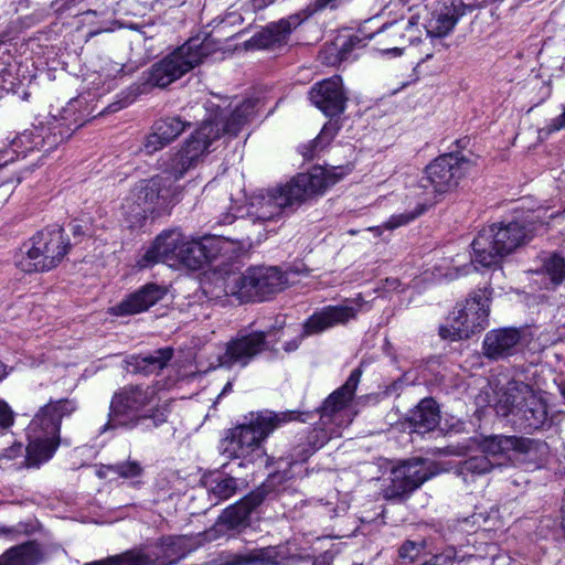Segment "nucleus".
Segmentation results:
<instances>
[{"instance_id": "nucleus-26", "label": "nucleus", "mask_w": 565, "mask_h": 565, "mask_svg": "<svg viewBox=\"0 0 565 565\" xmlns=\"http://www.w3.org/2000/svg\"><path fill=\"white\" fill-rule=\"evenodd\" d=\"M166 544L163 537L153 544L138 551H129L104 561H96L85 565H169L164 562Z\"/></svg>"}, {"instance_id": "nucleus-30", "label": "nucleus", "mask_w": 565, "mask_h": 565, "mask_svg": "<svg viewBox=\"0 0 565 565\" xmlns=\"http://www.w3.org/2000/svg\"><path fill=\"white\" fill-rule=\"evenodd\" d=\"M100 4L94 10H88L84 14H99L107 20L116 14L124 15H143L150 0H97Z\"/></svg>"}, {"instance_id": "nucleus-33", "label": "nucleus", "mask_w": 565, "mask_h": 565, "mask_svg": "<svg viewBox=\"0 0 565 565\" xmlns=\"http://www.w3.org/2000/svg\"><path fill=\"white\" fill-rule=\"evenodd\" d=\"M202 534L203 533H200L195 537L188 535L164 536V562H169V565H172L179 559L185 557L188 553L196 548L203 541H205L204 535Z\"/></svg>"}, {"instance_id": "nucleus-64", "label": "nucleus", "mask_w": 565, "mask_h": 565, "mask_svg": "<svg viewBox=\"0 0 565 565\" xmlns=\"http://www.w3.org/2000/svg\"><path fill=\"white\" fill-rule=\"evenodd\" d=\"M224 393H225V391H222V393H221V394H218V396H217V398H216V402H218V401H220V398L224 395Z\"/></svg>"}, {"instance_id": "nucleus-21", "label": "nucleus", "mask_w": 565, "mask_h": 565, "mask_svg": "<svg viewBox=\"0 0 565 565\" xmlns=\"http://www.w3.org/2000/svg\"><path fill=\"white\" fill-rule=\"evenodd\" d=\"M266 334L264 332H253L239 335L226 345L225 352L218 358L220 365L231 367L235 364L247 365L253 358L265 349Z\"/></svg>"}, {"instance_id": "nucleus-39", "label": "nucleus", "mask_w": 565, "mask_h": 565, "mask_svg": "<svg viewBox=\"0 0 565 565\" xmlns=\"http://www.w3.org/2000/svg\"><path fill=\"white\" fill-rule=\"evenodd\" d=\"M535 273L548 277L554 286L561 285L565 280V258L556 253L544 254Z\"/></svg>"}, {"instance_id": "nucleus-12", "label": "nucleus", "mask_w": 565, "mask_h": 565, "mask_svg": "<svg viewBox=\"0 0 565 565\" xmlns=\"http://www.w3.org/2000/svg\"><path fill=\"white\" fill-rule=\"evenodd\" d=\"M440 472L437 463L429 459L413 458L393 467L390 478L382 484L385 500L402 502L422 487L424 482Z\"/></svg>"}, {"instance_id": "nucleus-28", "label": "nucleus", "mask_w": 565, "mask_h": 565, "mask_svg": "<svg viewBox=\"0 0 565 565\" xmlns=\"http://www.w3.org/2000/svg\"><path fill=\"white\" fill-rule=\"evenodd\" d=\"M255 114V102L253 100H245L239 106H237L231 116L225 121H218V120H206L204 121L192 135H196L199 130L202 129L205 125H211L214 128L217 129L218 136L215 138H211L209 141V145L206 146V149L204 150V153L209 150V148L212 146V143L220 139L222 134L230 135L232 137L236 136L243 126L248 122V120L254 116Z\"/></svg>"}, {"instance_id": "nucleus-11", "label": "nucleus", "mask_w": 565, "mask_h": 565, "mask_svg": "<svg viewBox=\"0 0 565 565\" xmlns=\"http://www.w3.org/2000/svg\"><path fill=\"white\" fill-rule=\"evenodd\" d=\"M355 391H333L320 408V422L309 436L312 450L323 447L331 438L340 437L358 414Z\"/></svg>"}, {"instance_id": "nucleus-46", "label": "nucleus", "mask_w": 565, "mask_h": 565, "mask_svg": "<svg viewBox=\"0 0 565 565\" xmlns=\"http://www.w3.org/2000/svg\"><path fill=\"white\" fill-rule=\"evenodd\" d=\"M420 551L422 546L419 544L413 541H407L399 548V557L412 562L420 554Z\"/></svg>"}, {"instance_id": "nucleus-43", "label": "nucleus", "mask_w": 565, "mask_h": 565, "mask_svg": "<svg viewBox=\"0 0 565 565\" xmlns=\"http://www.w3.org/2000/svg\"><path fill=\"white\" fill-rule=\"evenodd\" d=\"M335 131L337 129L333 124L324 125L316 139L299 147L300 153L306 160H312L318 152L323 150L330 143Z\"/></svg>"}, {"instance_id": "nucleus-32", "label": "nucleus", "mask_w": 565, "mask_h": 565, "mask_svg": "<svg viewBox=\"0 0 565 565\" xmlns=\"http://www.w3.org/2000/svg\"><path fill=\"white\" fill-rule=\"evenodd\" d=\"M173 349L166 347L146 355L132 356L128 363L132 371L145 375L156 374L163 370L173 358Z\"/></svg>"}, {"instance_id": "nucleus-24", "label": "nucleus", "mask_w": 565, "mask_h": 565, "mask_svg": "<svg viewBox=\"0 0 565 565\" xmlns=\"http://www.w3.org/2000/svg\"><path fill=\"white\" fill-rule=\"evenodd\" d=\"M183 237L184 235L178 230L162 232L139 262L140 267H148L159 262L170 267H175L178 252L183 243Z\"/></svg>"}, {"instance_id": "nucleus-2", "label": "nucleus", "mask_w": 565, "mask_h": 565, "mask_svg": "<svg viewBox=\"0 0 565 565\" xmlns=\"http://www.w3.org/2000/svg\"><path fill=\"white\" fill-rule=\"evenodd\" d=\"M300 418L296 412L275 413L263 411L252 414L249 423L231 429L222 443L223 454L228 458H243L248 462L263 461L265 451L262 441L276 428Z\"/></svg>"}, {"instance_id": "nucleus-57", "label": "nucleus", "mask_w": 565, "mask_h": 565, "mask_svg": "<svg viewBox=\"0 0 565 565\" xmlns=\"http://www.w3.org/2000/svg\"><path fill=\"white\" fill-rule=\"evenodd\" d=\"M7 375V366L0 361V381H2Z\"/></svg>"}, {"instance_id": "nucleus-3", "label": "nucleus", "mask_w": 565, "mask_h": 565, "mask_svg": "<svg viewBox=\"0 0 565 565\" xmlns=\"http://www.w3.org/2000/svg\"><path fill=\"white\" fill-rule=\"evenodd\" d=\"M542 225L534 217L527 216L524 221L492 224L482 228L471 243L475 262L483 267L499 265L503 257L532 239Z\"/></svg>"}, {"instance_id": "nucleus-49", "label": "nucleus", "mask_w": 565, "mask_h": 565, "mask_svg": "<svg viewBox=\"0 0 565 565\" xmlns=\"http://www.w3.org/2000/svg\"><path fill=\"white\" fill-rule=\"evenodd\" d=\"M541 375L535 376L533 382L530 383L533 388H542L543 386L548 385V380H552L555 382V377L553 376V373L550 369L545 366H540Z\"/></svg>"}, {"instance_id": "nucleus-61", "label": "nucleus", "mask_w": 565, "mask_h": 565, "mask_svg": "<svg viewBox=\"0 0 565 565\" xmlns=\"http://www.w3.org/2000/svg\"><path fill=\"white\" fill-rule=\"evenodd\" d=\"M259 1H260V0H255L256 6H258V7L266 6V3H265V2H263V3H258ZM271 1H273V0H269V2H271Z\"/></svg>"}, {"instance_id": "nucleus-18", "label": "nucleus", "mask_w": 565, "mask_h": 565, "mask_svg": "<svg viewBox=\"0 0 565 565\" xmlns=\"http://www.w3.org/2000/svg\"><path fill=\"white\" fill-rule=\"evenodd\" d=\"M290 194L289 188L285 184L271 192L253 196L248 206V216L254 222H269L278 218L284 209L298 206Z\"/></svg>"}, {"instance_id": "nucleus-47", "label": "nucleus", "mask_w": 565, "mask_h": 565, "mask_svg": "<svg viewBox=\"0 0 565 565\" xmlns=\"http://www.w3.org/2000/svg\"><path fill=\"white\" fill-rule=\"evenodd\" d=\"M13 425V411L7 402L0 399V428L8 429Z\"/></svg>"}, {"instance_id": "nucleus-54", "label": "nucleus", "mask_w": 565, "mask_h": 565, "mask_svg": "<svg viewBox=\"0 0 565 565\" xmlns=\"http://www.w3.org/2000/svg\"><path fill=\"white\" fill-rule=\"evenodd\" d=\"M312 1L315 4L313 11L321 10L328 6H330L331 8L337 6L335 4L337 0H312Z\"/></svg>"}, {"instance_id": "nucleus-15", "label": "nucleus", "mask_w": 565, "mask_h": 565, "mask_svg": "<svg viewBox=\"0 0 565 565\" xmlns=\"http://www.w3.org/2000/svg\"><path fill=\"white\" fill-rule=\"evenodd\" d=\"M360 308V303L354 301H345L344 303L338 306H327L320 311L315 312L303 323L302 333L291 341L285 343V351L292 352L297 350L301 343V340L306 337L319 334L330 328L345 324L350 320L355 319Z\"/></svg>"}, {"instance_id": "nucleus-35", "label": "nucleus", "mask_w": 565, "mask_h": 565, "mask_svg": "<svg viewBox=\"0 0 565 565\" xmlns=\"http://www.w3.org/2000/svg\"><path fill=\"white\" fill-rule=\"evenodd\" d=\"M518 456H515V466L520 463H534L540 466L548 455V446L544 441L518 437Z\"/></svg>"}, {"instance_id": "nucleus-40", "label": "nucleus", "mask_w": 565, "mask_h": 565, "mask_svg": "<svg viewBox=\"0 0 565 565\" xmlns=\"http://www.w3.org/2000/svg\"><path fill=\"white\" fill-rule=\"evenodd\" d=\"M207 491L216 502L224 501L233 497L237 491V480L233 477L217 475L206 482Z\"/></svg>"}, {"instance_id": "nucleus-20", "label": "nucleus", "mask_w": 565, "mask_h": 565, "mask_svg": "<svg viewBox=\"0 0 565 565\" xmlns=\"http://www.w3.org/2000/svg\"><path fill=\"white\" fill-rule=\"evenodd\" d=\"M523 349V334L516 328H499L489 331L482 342V353L490 360H503Z\"/></svg>"}, {"instance_id": "nucleus-52", "label": "nucleus", "mask_w": 565, "mask_h": 565, "mask_svg": "<svg viewBox=\"0 0 565 565\" xmlns=\"http://www.w3.org/2000/svg\"><path fill=\"white\" fill-rule=\"evenodd\" d=\"M395 384L398 385H422V382H416L414 377V372H406Z\"/></svg>"}, {"instance_id": "nucleus-31", "label": "nucleus", "mask_w": 565, "mask_h": 565, "mask_svg": "<svg viewBox=\"0 0 565 565\" xmlns=\"http://www.w3.org/2000/svg\"><path fill=\"white\" fill-rule=\"evenodd\" d=\"M409 420L414 431L418 434H425L435 429L440 420L438 404L433 398H423L413 409Z\"/></svg>"}, {"instance_id": "nucleus-60", "label": "nucleus", "mask_w": 565, "mask_h": 565, "mask_svg": "<svg viewBox=\"0 0 565 565\" xmlns=\"http://www.w3.org/2000/svg\"><path fill=\"white\" fill-rule=\"evenodd\" d=\"M562 463L564 465V472H565V443H564V451H563V461Z\"/></svg>"}, {"instance_id": "nucleus-37", "label": "nucleus", "mask_w": 565, "mask_h": 565, "mask_svg": "<svg viewBox=\"0 0 565 565\" xmlns=\"http://www.w3.org/2000/svg\"><path fill=\"white\" fill-rule=\"evenodd\" d=\"M146 61H129L127 63H118L108 57L100 58V66L98 70L99 76L104 82L114 81L116 78L130 75L138 71Z\"/></svg>"}, {"instance_id": "nucleus-42", "label": "nucleus", "mask_w": 565, "mask_h": 565, "mask_svg": "<svg viewBox=\"0 0 565 565\" xmlns=\"http://www.w3.org/2000/svg\"><path fill=\"white\" fill-rule=\"evenodd\" d=\"M541 371L539 365H527L522 370L514 371L513 375L507 382L498 381L495 388H533L530 385L535 376H540Z\"/></svg>"}, {"instance_id": "nucleus-41", "label": "nucleus", "mask_w": 565, "mask_h": 565, "mask_svg": "<svg viewBox=\"0 0 565 565\" xmlns=\"http://www.w3.org/2000/svg\"><path fill=\"white\" fill-rule=\"evenodd\" d=\"M143 468L139 461L128 460L116 465L103 466L98 470L100 478H110L116 475L124 479H136L142 476Z\"/></svg>"}, {"instance_id": "nucleus-19", "label": "nucleus", "mask_w": 565, "mask_h": 565, "mask_svg": "<svg viewBox=\"0 0 565 565\" xmlns=\"http://www.w3.org/2000/svg\"><path fill=\"white\" fill-rule=\"evenodd\" d=\"M228 241L223 238H204L202 241L191 239L185 236L178 252L175 267L184 266L196 270L204 264L216 257L217 252L225 249Z\"/></svg>"}, {"instance_id": "nucleus-4", "label": "nucleus", "mask_w": 565, "mask_h": 565, "mask_svg": "<svg viewBox=\"0 0 565 565\" xmlns=\"http://www.w3.org/2000/svg\"><path fill=\"white\" fill-rule=\"evenodd\" d=\"M76 409V401L70 398L50 402L40 409L28 427L30 466H39L53 457L60 445L61 422Z\"/></svg>"}, {"instance_id": "nucleus-6", "label": "nucleus", "mask_w": 565, "mask_h": 565, "mask_svg": "<svg viewBox=\"0 0 565 565\" xmlns=\"http://www.w3.org/2000/svg\"><path fill=\"white\" fill-rule=\"evenodd\" d=\"M71 243L58 225L36 232L15 256V265L24 273L49 271L67 255Z\"/></svg>"}, {"instance_id": "nucleus-9", "label": "nucleus", "mask_w": 565, "mask_h": 565, "mask_svg": "<svg viewBox=\"0 0 565 565\" xmlns=\"http://www.w3.org/2000/svg\"><path fill=\"white\" fill-rule=\"evenodd\" d=\"M288 280L278 267L256 266L244 273L228 274L224 279V291L241 302L265 301L281 291Z\"/></svg>"}, {"instance_id": "nucleus-38", "label": "nucleus", "mask_w": 565, "mask_h": 565, "mask_svg": "<svg viewBox=\"0 0 565 565\" xmlns=\"http://www.w3.org/2000/svg\"><path fill=\"white\" fill-rule=\"evenodd\" d=\"M277 547L267 546L248 551L245 554L235 556L234 561L227 565H273L279 562Z\"/></svg>"}, {"instance_id": "nucleus-29", "label": "nucleus", "mask_w": 565, "mask_h": 565, "mask_svg": "<svg viewBox=\"0 0 565 565\" xmlns=\"http://www.w3.org/2000/svg\"><path fill=\"white\" fill-rule=\"evenodd\" d=\"M302 20L298 14L281 19L278 22L270 23L263 29L255 38V43L263 49L274 47L286 43L289 34L296 29Z\"/></svg>"}, {"instance_id": "nucleus-36", "label": "nucleus", "mask_w": 565, "mask_h": 565, "mask_svg": "<svg viewBox=\"0 0 565 565\" xmlns=\"http://www.w3.org/2000/svg\"><path fill=\"white\" fill-rule=\"evenodd\" d=\"M40 552L35 544L13 547L0 557V565H38Z\"/></svg>"}, {"instance_id": "nucleus-22", "label": "nucleus", "mask_w": 565, "mask_h": 565, "mask_svg": "<svg viewBox=\"0 0 565 565\" xmlns=\"http://www.w3.org/2000/svg\"><path fill=\"white\" fill-rule=\"evenodd\" d=\"M311 103L324 115L334 117L344 111L347 97L340 76H332L317 83L310 90Z\"/></svg>"}, {"instance_id": "nucleus-23", "label": "nucleus", "mask_w": 565, "mask_h": 565, "mask_svg": "<svg viewBox=\"0 0 565 565\" xmlns=\"http://www.w3.org/2000/svg\"><path fill=\"white\" fill-rule=\"evenodd\" d=\"M465 14L462 0H443L441 4L430 12L424 28L429 38H445Z\"/></svg>"}, {"instance_id": "nucleus-51", "label": "nucleus", "mask_w": 565, "mask_h": 565, "mask_svg": "<svg viewBox=\"0 0 565 565\" xmlns=\"http://www.w3.org/2000/svg\"><path fill=\"white\" fill-rule=\"evenodd\" d=\"M22 452V445L21 444H14L13 446L6 448L0 454L1 457L7 459H13L18 457Z\"/></svg>"}, {"instance_id": "nucleus-25", "label": "nucleus", "mask_w": 565, "mask_h": 565, "mask_svg": "<svg viewBox=\"0 0 565 565\" xmlns=\"http://www.w3.org/2000/svg\"><path fill=\"white\" fill-rule=\"evenodd\" d=\"M190 122L181 117H166L156 120L151 132L146 137L142 143V150L147 154H152L172 141H174L188 127Z\"/></svg>"}, {"instance_id": "nucleus-17", "label": "nucleus", "mask_w": 565, "mask_h": 565, "mask_svg": "<svg viewBox=\"0 0 565 565\" xmlns=\"http://www.w3.org/2000/svg\"><path fill=\"white\" fill-rule=\"evenodd\" d=\"M259 503L260 498L252 494L226 508L214 526L202 534L204 540L213 541L225 535L227 531H241L246 527L249 524L252 511Z\"/></svg>"}, {"instance_id": "nucleus-50", "label": "nucleus", "mask_w": 565, "mask_h": 565, "mask_svg": "<svg viewBox=\"0 0 565 565\" xmlns=\"http://www.w3.org/2000/svg\"><path fill=\"white\" fill-rule=\"evenodd\" d=\"M361 375H362L361 369H359V367L354 369L351 372L347 382L344 384H342L339 388H345V390L356 388L360 383Z\"/></svg>"}, {"instance_id": "nucleus-53", "label": "nucleus", "mask_w": 565, "mask_h": 565, "mask_svg": "<svg viewBox=\"0 0 565 565\" xmlns=\"http://www.w3.org/2000/svg\"><path fill=\"white\" fill-rule=\"evenodd\" d=\"M12 194V185L3 183L0 185V206L3 205Z\"/></svg>"}, {"instance_id": "nucleus-8", "label": "nucleus", "mask_w": 565, "mask_h": 565, "mask_svg": "<svg viewBox=\"0 0 565 565\" xmlns=\"http://www.w3.org/2000/svg\"><path fill=\"white\" fill-rule=\"evenodd\" d=\"M418 18L411 17L407 21L403 19L384 24L381 29L370 34L360 31L359 34L351 35L338 50L337 60L339 62L348 61L351 53L365 45L364 40L373 41L374 49L383 54L399 56L407 44H414L418 40Z\"/></svg>"}, {"instance_id": "nucleus-34", "label": "nucleus", "mask_w": 565, "mask_h": 565, "mask_svg": "<svg viewBox=\"0 0 565 565\" xmlns=\"http://www.w3.org/2000/svg\"><path fill=\"white\" fill-rule=\"evenodd\" d=\"M531 395L526 397L525 408L522 411L524 427L527 429L542 428L548 420V407L542 396H537L535 391H529Z\"/></svg>"}, {"instance_id": "nucleus-13", "label": "nucleus", "mask_w": 565, "mask_h": 565, "mask_svg": "<svg viewBox=\"0 0 565 565\" xmlns=\"http://www.w3.org/2000/svg\"><path fill=\"white\" fill-rule=\"evenodd\" d=\"M490 291L487 288L473 291L463 307L452 312L451 324L441 327L444 339L461 340L483 330L488 326Z\"/></svg>"}, {"instance_id": "nucleus-44", "label": "nucleus", "mask_w": 565, "mask_h": 565, "mask_svg": "<svg viewBox=\"0 0 565 565\" xmlns=\"http://www.w3.org/2000/svg\"><path fill=\"white\" fill-rule=\"evenodd\" d=\"M435 200L431 198L425 199V201L417 205L416 210L412 212H405L396 215H392L390 220L384 224V227L387 230H394L402 225H406L419 215H422L428 206L433 205Z\"/></svg>"}, {"instance_id": "nucleus-7", "label": "nucleus", "mask_w": 565, "mask_h": 565, "mask_svg": "<svg viewBox=\"0 0 565 565\" xmlns=\"http://www.w3.org/2000/svg\"><path fill=\"white\" fill-rule=\"evenodd\" d=\"M217 50L218 43L210 35L191 38L172 53L154 63L149 71L147 82L157 87H167Z\"/></svg>"}, {"instance_id": "nucleus-14", "label": "nucleus", "mask_w": 565, "mask_h": 565, "mask_svg": "<svg viewBox=\"0 0 565 565\" xmlns=\"http://www.w3.org/2000/svg\"><path fill=\"white\" fill-rule=\"evenodd\" d=\"M472 162L459 153H445L436 158L425 169L422 188L431 186L436 194L455 190L460 181L469 173Z\"/></svg>"}, {"instance_id": "nucleus-5", "label": "nucleus", "mask_w": 565, "mask_h": 565, "mask_svg": "<svg viewBox=\"0 0 565 565\" xmlns=\"http://www.w3.org/2000/svg\"><path fill=\"white\" fill-rule=\"evenodd\" d=\"M167 414V405H160L154 391H120L111 399L109 423L151 429L164 423Z\"/></svg>"}, {"instance_id": "nucleus-45", "label": "nucleus", "mask_w": 565, "mask_h": 565, "mask_svg": "<svg viewBox=\"0 0 565 565\" xmlns=\"http://www.w3.org/2000/svg\"><path fill=\"white\" fill-rule=\"evenodd\" d=\"M480 553L478 557L489 556L492 559V565H518V562L512 558V556L508 553H495L498 551V546L495 544H486L484 553H482V547L479 546L477 548Z\"/></svg>"}, {"instance_id": "nucleus-27", "label": "nucleus", "mask_w": 565, "mask_h": 565, "mask_svg": "<svg viewBox=\"0 0 565 565\" xmlns=\"http://www.w3.org/2000/svg\"><path fill=\"white\" fill-rule=\"evenodd\" d=\"M164 295V288L156 284H147L113 307L111 312L116 316L137 315L147 311L161 300Z\"/></svg>"}, {"instance_id": "nucleus-16", "label": "nucleus", "mask_w": 565, "mask_h": 565, "mask_svg": "<svg viewBox=\"0 0 565 565\" xmlns=\"http://www.w3.org/2000/svg\"><path fill=\"white\" fill-rule=\"evenodd\" d=\"M342 178V173H337V168L326 169L315 167L308 173H299L287 186L291 198L300 205L309 196L321 193L329 186L335 184Z\"/></svg>"}, {"instance_id": "nucleus-1", "label": "nucleus", "mask_w": 565, "mask_h": 565, "mask_svg": "<svg viewBox=\"0 0 565 565\" xmlns=\"http://www.w3.org/2000/svg\"><path fill=\"white\" fill-rule=\"evenodd\" d=\"M217 136V129L211 125H205L196 135H191L182 148L166 162L162 175L142 180L132 188L124 205L127 212L137 218L168 213L181 195V189L174 181L196 164L211 138Z\"/></svg>"}, {"instance_id": "nucleus-56", "label": "nucleus", "mask_w": 565, "mask_h": 565, "mask_svg": "<svg viewBox=\"0 0 565 565\" xmlns=\"http://www.w3.org/2000/svg\"><path fill=\"white\" fill-rule=\"evenodd\" d=\"M553 128L556 130L565 128V110L562 115L553 120Z\"/></svg>"}, {"instance_id": "nucleus-55", "label": "nucleus", "mask_w": 565, "mask_h": 565, "mask_svg": "<svg viewBox=\"0 0 565 565\" xmlns=\"http://www.w3.org/2000/svg\"><path fill=\"white\" fill-rule=\"evenodd\" d=\"M71 231L75 237L85 235L87 232L86 226L82 225L81 223H73Z\"/></svg>"}, {"instance_id": "nucleus-59", "label": "nucleus", "mask_w": 565, "mask_h": 565, "mask_svg": "<svg viewBox=\"0 0 565 565\" xmlns=\"http://www.w3.org/2000/svg\"><path fill=\"white\" fill-rule=\"evenodd\" d=\"M497 413H501L502 415L505 416V415H508L510 413H514V408H510L508 411H503L502 406L498 405Z\"/></svg>"}, {"instance_id": "nucleus-10", "label": "nucleus", "mask_w": 565, "mask_h": 565, "mask_svg": "<svg viewBox=\"0 0 565 565\" xmlns=\"http://www.w3.org/2000/svg\"><path fill=\"white\" fill-rule=\"evenodd\" d=\"M518 437L491 435L478 440V448L483 454L471 456L460 462L457 475L465 483L473 482L477 477L501 467L515 466L518 456Z\"/></svg>"}, {"instance_id": "nucleus-63", "label": "nucleus", "mask_w": 565, "mask_h": 565, "mask_svg": "<svg viewBox=\"0 0 565 565\" xmlns=\"http://www.w3.org/2000/svg\"><path fill=\"white\" fill-rule=\"evenodd\" d=\"M559 392H561V397H562V398L564 399V402H565V390L559 391Z\"/></svg>"}, {"instance_id": "nucleus-62", "label": "nucleus", "mask_w": 565, "mask_h": 565, "mask_svg": "<svg viewBox=\"0 0 565 565\" xmlns=\"http://www.w3.org/2000/svg\"><path fill=\"white\" fill-rule=\"evenodd\" d=\"M232 387V383L231 382H227L225 385H224V390H227V388H231Z\"/></svg>"}, {"instance_id": "nucleus-48", "label": "nucleus", "mask_w": 565, "mask_h": 565, "mask_svg": "<svg viewBox=\"0 0 565 565\" xmlns=\"http://www.w3.org/2000/svg\"><path fill=\"white\" fill-rule=\"evenodd\" d=\"M541 375L535 376L533 382L530 383L533 388H542L543 386L548 385V380H552L555 382V377L553 376V373L550 369L545 366H540Z\"/></svg>"}, {"instance_id": "nucleus-58", "label": "nucleus", "mask_w": 565, "mask_h": 565, "mask_svg": "<svg viewBox=\"0 0 565 565\" xmlns=\"http://www.w3.org/2000/svg\"><path fill=\"white\" fill-rule=\"evenodd\" d=\"M481 518H482V515H481V514H473V515H471V518H470V519L465 520V523H468V522H470V521H471L472 523H477V522H479V520H480Z\"/></svg>"}]
</instances>
